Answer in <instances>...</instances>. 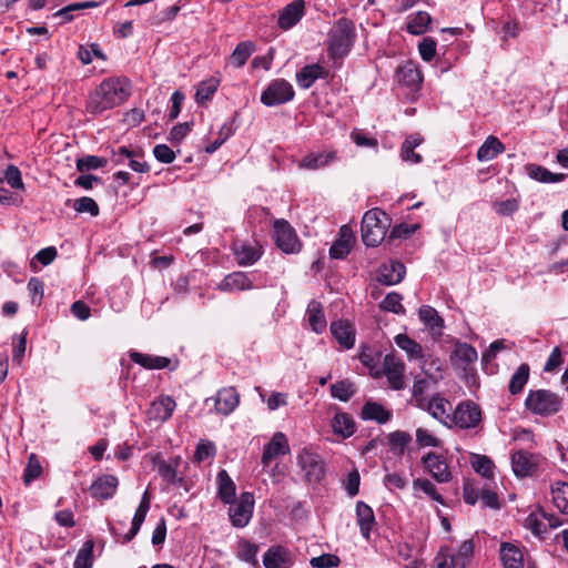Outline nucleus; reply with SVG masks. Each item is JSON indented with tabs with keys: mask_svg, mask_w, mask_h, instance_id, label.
<instances>
[{
	"mask_svg": "<svg viewBox=\"0 0 568 568\" xmlns=\"http://www.w3.org/2000/svg\"><path fill=\"white\" fill-rule=\"evenodd\" d=\"M130 94V82L125 78H108L90 93L87 110L92 114H101L122 104Z\"/></svg>",
	"mask_w": 568,
	"mask_h": 568,
	"instance_id": "obj_1",
	"label": "nucleus"
},
{
	"mask_svg": "<svg viewBox=\"0 0 568 568\" xmlns=\"http://www.w3.org/2000/svg\"><path fill=\"white\" fill-rule=\"evenodd\" d=\"M356 40L355 24L351 19L339 18L327 33V53L337 60L345 58Z\"/></svg>",
	"mask_w": 568,
	"mask_h": 568,
	"instance_id": "obj_2",
	"label": "nucleus"
},
{
	"mask_svg": "<svg viewBox=\"0 0 568 568\" xmlns=\"http://www.w3.org/2000/svg\"><path fill=\"white\" fill-rule=\"evenodd\" d=\"M390 225L388 215L378 207L367 211L362 220V240L366 246L376 247L385 239Z\"/></svg>",
	"mask_w": 568,
	"mask_h": 568,
	"instance_id": "obj_3",
	"label": "nucleus"
},
{
	"mask_svg": "<svg viewBox=\"0 0 568 568\" xmlns=\"http://www.w3.org/2000/svg\"><path fill=\"white\" fill-rule=\"evenodd\" d=\"M525 406L535 415L550 416L560 410L562 399L559 395L548 389L530 390L525 400Z\"/></svg>",
	"mask_w": 568,
	"mask_h": 568,
	"instance_id": "obj_4",
	"label": "nucleus"
},
{
	"mask_svg": "<svg viewBox=\"0 0 568 568\" xmlns=\"http://www.w3.org/2000/svg\"><path fill=\"white\" fill-rule=\"evenodd\" d=\"M481 409L473 400L467 399L460 402L453 410L448 428L458 427L460 429H471L479 426L481 423Z\"/></svg>",
	"mask_w": 568,
	"mask_h": 568,
	"instance_id": "obj_5",
	"label": "nucleus"
},
{
	"mask_svg": "<svg viewBox=\"0 0 568 568\" xmlns=\"http://www.w3.org/2000/svg\"><path fill=\"white\" fill-rule=\"evenodd\" d=\"M274 240L276 246L286 254H296L302 248L295 230L285 220L274 221Z\"/></svg>",
	"mask_w": 568,
	"mask_h": 568,
	"instance_id": "obj_6",
	"label": "nucleus"
},
{
	"mask_svg": "<svg viewBox=\"0 0 568 568\" xmlns=\"http://www.w3.org/2000/svg\"><path fill=\"white\" fill-rule=\"evenodd\" d=\"M294 94V89L288 81L275 79L262 92L261 102L266 106H274L293 100Z\"/></svg>",
	"mask_w": 568,
	"mask_h": 568,
	"instance_id": "obj_7",
	"label": "nucleus"
},
{
	"mask_svg": "<svg viewBox=\"0 0 568 568\" xmlns=\"http://www.w3.org/2000/svg\"><path fill=\"white\" fill-rule=\"evenodd\" d=\"M297 464L305 473L307 481L318 483L324 477V463L321 456L313 449L303 448L297 455Z\"/></svg>",
	"mask_w": 568,
	"mask_h": 568,
	"instance_id": "obj_8",
	"label": "nucleus"
},
{
	"mask_svg": "<svg viewBox=\"0 0 568 568\" xmlns=\"http://www.w3.org/2000/svg\"><path fill=\"white\" fill-rule=\"evenodd\" d=\"M229 517L234 527H245L253 515L254 495L250 491H244L240 495L237 501L230 504Z\"/></svg>",
	"mask_w": 568,
	"mask_h": 568,
	"instance_id": "obj_9",
	"label": "nucleus"
},
{
	"mask_svg": "<svg viewBox=\"0 0 568 568\" xmlns=\"http://www.w3.org/2000/svg\"><path fill=\"white\" fill-rule=\"evenodd\" d=\"M420 462L437 483H448L452 479L447 460L442 455L429 452L422 457Z\"/></svg>",
	"mask_w": 568,
	"mask_h": 568,
	"instance_id": "obj_10",
	"label": "nucleus"
},
{
	"mask_svg": "<svg viewBox=\"0 0 568 568\" xmlns=\"http://www.w3.org/2000/svg\"><path fill=\"white\" fill-rule=\"evenodd\" d=\"M422 409L428 412L435 419L439 420L443 425L447 426L452 425L449 423L452 413L450 403L443 397L440 394H435L432 398L423 402L420 404Z\"/></svg>",
	"mask_w": 568,
	"mask_h": 568,
	"instance_id": "obj_11",
	"label": "nucleus"
},
{
	"mask_svg": "<svg viewBox=\"0 0 568 568\" xmlns=\"http://www.w3.org/2000/svg\"><path fill=\"white\" fill-rule=\"evenodd\" d=\"M305 14V1L294 0L285 6L278 13L277 26L286 31L300 22Z\"/></svg>",
	"mask_w": 568,
	"mask_h": 568,
	"instance_id": "obj_12",
	"label": "nucleus"
},
{
	"mask_svg": "<svg viewBox=\"0 0 568 568\" xmlns=\"http://www.w3.org/2000/svg\"><path fill=\"white\" fill-rule=\"evenodd\" d=\"M288 453L290 446L285 434L282 432L275 433L271 440L264 446L261 459L263 467H267L274 458Z\"/></svg>",
	"mask_w": 568,
	"mask_h": 568,
	"instance_id": "obj_13",
	"label": "nucleus"
},
{
	"mask_svg": "<svg viewBox=\"0 0 568 568\" xmlns=\"http://www.w3.org/2000/svg\"><path fill=\"white\" fill-rule=\"evenodd\" d=\"M405 364L393 354H387L384 358V373L392 388L399 390L405 386L404 382Z\"/></svg>",
	"mask_w": 568,
	"mask_h": 568,
	"instance_id": "obj_14",
	"label": "nucleus"
},
{
	"mask_svg": "<svg viewBox=\"0 0 568 568\" xmlns=\"http://www.w3.org/2000/svg\"><path fill=\"white\" fill-rule=\"evenodd\" d=\"M405 274L406 267L402 262L390 261L379 266L376 278L383 285H395L403 281Z\"/></svg>",
	"mask_w": 568,
	"mask_h": 568,
	"instance_id": "obj_15",
	"label": "nucleus"
},
{
	"mask_svg": "<svg viewBox=\"0 0 568 568\" xmlns=\"http://www.w3.org/2000/svg\"><path fill=\"white\" fill-rule=\"evenodd\" d=\"M233 251L236 262L241 266L252 265L262 256V246L257 243L236 242Z\"/></svg>",
	"mask_w": 568,
	"mask_h": 568,
	"instance_id": "obj_16",
	"label": "nucleus"
},
{
	"mask_svg": "<svg viewBox=\"0 0 568 568\" xmlns=\"http://www.w3.org/2000/svg\"><path fill=\"white\" fill-rule=\"evenodd\" d=\"M175 407L176 403L172 397L161 396L152 402L148 410V416L151 420L164 423L172 416Z\"/></svg>",
	"mask_w": 568,
	"mask_h": 568,
	"instance_id": "obj_17",
	"label": "nucleus"
},
{
	"mask_svg": "<svg viewBox=\"0 0 568 568\" xmlns=\"http://www.w3.org/2000/svg\"><path fill=\"white\" fill-rule=\"evenodd\" d=\"M118 485L119 481L115 476L103 475L92 483L90 494L97 499H109L115 494Z\"/></svg>",
	"mask_w": 568,
	"mask_h": 568,
	"instance_id": "obj_18",
	"label": "nucleus"
},
{
	"mask_svg": "<svg viewBox=\"0 0 568 568\" xmlns=\"http://www.w3.org/2000/svg\"><path fill=\"white\" fill-rule=\"evenodd\" d=\"M240 403V395L234 387H224L215 396V412L221 415L231 414Z\"/></svg>",
	"mask_w": 568,
	"mask_h": 568,
	"instance_id": "obj_19",
	"label": "nucleus"
},
{
	"mask_svg": "<svg viewBox=\"0 0 568 568\" xmlns=\"http://www.w3.org/2000/svg\"><path fill=\"white\" fill-rule=\"evenodd\" d=\"M329 72L323 65L313 63L303 67L296 73V82L302 89H310L318 79H326Z\"/></svg>",
	"mask_w": 568,
	"mask_h": 568,
	"instance_id": "obj_20",
	"label": "nucleus"
},
{
	"mask_svg": "<svg viewBox=\"0 0 568 568\" xmlns=\"http://www.w3.org/2000/svg\"><path fill=\"white\" fill-rule=\"evenodd\" d=\"M354 234L352 230L343 225L339 230L338 237L334 241L329 248V256L332 258H344L348 255L354 243Z\"/></svg>",
	"mask_w": 568,
	"mask_h": 568,
	"instance_id": "obj_21",
	"label": "nucleus"
},
{
	"mask_svg": "<svg viewBox=\"0 0 568 568\" xmlns=\"http://www.w3.org/2000/svg\"><path fill=\"white\" fill-rule=\"evenodd\" d=\"M336 160L337 155L333 150L312 152L301 160L298 168L306 170H318L329 165Z\"/></svg>",
	"mask_w": 568,
	"mask_h": 568,
	"instance_id": "obj_22",
	"label": "nucleus"
},
{
	"mask_svg": "<svg viewBox=\"0 0 568 568\" xmlns=\"http://www.w3.org/2000/svg\"><path fill=\"white\" fill-rule=\"evenodd\" d=\"M511 467L516 476L526 477L536 470V463L532 454L518 450L511 455Z\"/></svg>",
	"mask_w": 568,
	"mask_h": 568,
	"instance_id": "obj_23",
	"label": "nucleus"
},
{
	"mask_svg": "<svg viewBox=\"0 0 568 568\" xmlns=\"http://www.w3.org/2000/svg\"><path fill=\"white\" fill-rule=\"evenodd\" d=\"M217 498L223 504H233L236 496V486L225 469H221L216 476Z\"/></svg>",
	"mask_w": 568,
	"mask_h": 568,
	"instance_id": "obj_24",
	"label": "nucleus"
},
{
	"mask_svg": "<svg viewBox=\"0 0 568 568\" xmlns=\"http://www.w3.org/2000/svg\"><path fill=\"white\" fill-rule=\"evenodd\" d=\"M331 333L342 347L349 349L354 346L355 332L348 322H333L331 324Z\"/></svg>",
	"mask_w": 568,
	"mask_h": 568,
	"instance_id": "obj_25",
	"label": "nucleus"
},
{
	"mask_svg": "<svg viewBox=\"0 0 568 568\" xmlns=\"http://www.w3.org/2000/svg\"><path fill=\"white\" fill-rule=\"evenodd\" d=\"M332 430L341 438H348L356 432V423L354 418L344 412L335 414L331 422Z\"/></svg>",
	"mask_w": 568,
	"mask_h": 568,
	"instance_id": "obj_26",
	"label": "nucleus"
},
{
	"mask_svg": "<svg viewBox=\"0 0 568 568\" xmlns=\"http://www.w3.org/2000/svg\"><path fill=\"white\" fill-rule=\"evenodd\" d=\"M499 552L504 568H524V555L518 546L503 542Z\"/></svg>",
	"mask_w": 568,
	"mask_h": 568,
	"instance_id": "obj_27",
	"label": "nucleus"
},
{
	"mask_svg": "<svg viewBox=\"0 0 568 568\" xmlns=\"http://www.w3.org/2000/svg\"><path fill=\"white\" fill-rule=\"evenodd\" d=\"M149 509H150V496H149V493L145 491L143 494L140 505L133 516L131 528L123 537L124 542L131 541L136 536L142 524L145 520Z\"/></svg>",
	"mask_w": 568,
	"mask_h": 568,
	"instance_id": "obj_28",
	"label": "nucleus"
},
{
	"mask_svg": "<svg viewBox=\"0 0 568 568\" xmlns=\"http://www.w3.org/2000/svg\"><path fill=\"white\" fill-rule=\"evenodd\" d=\"M265 568H290V552L280 546L271 547L263 556Z\"/></svg>",
	"mask_w": 568,
	"mask_h": 568,
	"instance_id": "obj_29",
	"label": "nucleus"
},
{
	"mask_svg": "<svg viewBox=\"0 0 568 568\" xmlns=\"http://www.w3.org/2000/svg\"><path fill=\"white\" fill-rule=\"evenodd\" d=\"M356 519L362 536L365 539L369 538V534L375 526V516L373 509L364 501H357L356 504Z\"/></svg>",
	"mask_w": 568,
	"mask_h": 568,
	"instance_id": "obj_30",
	"label": "nucleus"
},
{
	"mask_svg": "<svg viewBox=\"0 0 568 568\" xmlns=\"http://www.w3.org/2000/svg\"><path fill=\"white\" fill-rule=\"evenodd\" d=\"M219 287L225 292L246 291L253 288V283L244 272H233L223 278Z\"/></svg>",
	"mask_w": 568,
	"mask_h": 568,
	"instance_id": "obj_31",
	"label": "nucleus"
},
{
	"mask_svg": "<svg viewBox=\"0 0 568 568\" xmlns=\"http://www.w3.org/2000/svg\"><path fill=\"white\" fill-rule=\"evenodd\" d=\"M420 321L427 326L434 336H440L444 326L443 318L438 315V312L428 305H424L418 312Z\"/></svg>",
	"mask_w": 568,
	"mask_h": 568,
	"instance_id": "obj_32",
	"label": "nucleus"
},
{
	"mask_svg": "<svg viewBox=\"0 0 568 568\" xmlns=\"http://www.w3.org/2000/svg\"><path fill=\"white\" fill-rule=\"evenodd\" d=\"M361 417L364 420H375L378 424H385L390 419L392 414L376 402H366L362 408Z\"/></svg>",
	"mask_w": 568,
	"mask_h": 568,
	"instance_id": "obj_33",
	"label": "nucleus"
},
{
	"mask_svg": "<svg viewBox=\"0 0 568 568\" xmlns=\"http://www.w3.org/2000/svg\"><path fill=\"white\" fill-rule=\"evenodd\" d=\"M130 358L133 363L141 365L146 369H162L169 366L170 359L163 356H153L149 354L130 352Z\"/></svg>",
	"mask_w": 568,
	"mask_h": 568,
	"instance_id": "obj_34",
	"label": "nucleus"
},
{
	"mask_svg": "<svg viewBox=\"0 0 568 568\" xmlns=\"http://www.w3.org/2000/svg\"><path fill=\"white\" fill-rule=\"evenodd\" d=\"M397 77L399 82L410 88H417L422 83V74L417 65L407 61L397 69Z\"/></svg>",
	"mask_w": 568,
	"mask_h": 568,
	"instance_id": "obj_35",
	"label": "nucleus"
},
{
	"mask_svg": "<svg viewBox=\"0 0 568 568\" xmlns=\"http://www.w3.org/2000/svg\"><path fill=\"white\" fill-rule=\"evenodd\" d=\"M505 151V145L494 135H489L477 151V159L480 162L494 160Z\"/></svg>",
	"mask_w": 568,
	"mask_h": 568,
	"instance_id": "obj_36",
	"label": "nucleus"
},
{
	"mask_svg": "<svg viewBox=\"0 0 568 568\" xmlns=\"http://www.w3.org/2000/svg\"><path fill=\"white\" fill-rule=\"evenodd\" d=\"M526 172L532 180L541 183H558L565 180L566 174L552 173L548 169L538 164L526 165Z\"/></svg>",
	"mask_w": 568,
	"mask_h": 568,
	"instance_id": "obj_37",
	"label": "nucleus"
},
{
	"mask_svg": "<svg viewBox=\"0 0 568 568\" xmlns=\"http://www.w3.org/2000/svg\"><path fill=\"white\" fill-rule=\"evenodd\" d=\"M180 463V457H175L170 462L160 460L158 463V473L164 481L172 485L182 484L183 478L178 476V467Z\"/></svg>",
	"mask_w": 568,
	"mask_h": 568,
	"instance_id": "obj_38",
	"label": "nucleus"
},
{
	"mask_svg": "<svg viewBox=\"0 0 568 568\" xmlns=\"http://www.w3.org/2000/svg\"><path fill=\"white\" fill-rule=\"evenodd\" d=\"M423 142V138L419 134H412L402 144L400 149V158L403 161L409 162L412 164H417L422 162L420 154L416 153L414 150Z\"/></svg>",
	"mask_w": 568,
	"mask_h": 568,
	"instance_id": "obj_39",
	"label": "nucleus"
},
{
	"mask_svg": "<svg viewBox=\"0 0 568 568\" xmlns=\"http://www.w3.org/2000/svg\"><path fill=\"white\" fill-rule=\"evenodd\" d=\"M396 345L403 349L409 359H423V347L407 334H397L395 336Z\"/></svg>",
	"mask_w": 568,
	"mask_h": 568,
	"instance_id": "obj_40",
	"label": "nucleus"
},
{
	"mask_svg": "<svg viewBox=\"0 0 568 568\" xmlns=\"http://www.w3.org/2000/svg\"><path fill=\"white\" fill-rule=\"evenodd\" d=\"M308 323L315 333H322L326 327L323 306L317 301H311L307 306Z\"/></svg>",
	"mask_w": 568,
	"mask_h": 568,
	"instance_id": "obj_41",
	"label": "nucleus"
},
{
	"mask_svg": "<svg viewBox=\"0 0 568 568\" xmlns=\"http://www.w3.org/2000/svg\"><path fill=\"white\" fill-rule=\"evenodd\" d=\"M554 506L565 515H568V483L557 481L551 486Z\"/></svg>",
	"mask_w": 568,
	"mask_h": 568,
	"instance_id": "obj_42",
	"label": "nucleus"
},
{
	"mask_svg": "<svg viewBox=\"0 0 568 568\" xmlns=\"http://www.w3.org/2000/svg\"><path fill=\"white\" fill-rule=\"evenodd\" d=\"M258 546L256 544L251 542L247 539H241L237 546L236 556L240 560L245 561L253 567H258L257 552Z\"/></svg>",
	"mask_w": 568,
	"mask_h": 568,
	"instance_id": "obj_43",
	"label": "nucleus"
},
{
	"mask_svg": "<svg viewBox=\"0 0 568 568\" xmlns=\"http://www.w3.org/2000/svg\"><path fill=\"white\" fill-rule=\"evenodd\" d=\"M478 358L477 351L474 346L456 342L455 349L452 353V359H457L466 365L475 363Z\"/></svg>",
	"mask_w": 568,
	"mask_h": 568,
	"instance_id": "obj_44",
	"label": "nucleus"
},
{
	"mask_svg": "<svg viewBox=\"0 0 568 568\" xmlns=\"http://www.w3.org/2000/svg\"><path fill=\"white\" fill-rule=\"evenodd\" d=\"M253 51L254 44L251 41H243L233 50L230 57V62L234 67L241 68L246 63Z\"/></svg>",
	"mask_w": 568,
	"mask_h": 568,
	"instance_id": "obj_45",
	"label": "nucleus"
},
{
	"mask_svg": "<svg viewBox=\"0 0 568 568\" xmlns=\"http://www.w3.org/2000/svg\"><path fill=\"white\" fill-rule=\"evenodd\" d=\"M529 365L524 363L514 373L509 382V392L513 395L519 394L524 389L529 378Z\"/></svg>",
	"mask_w": 568,
	"mask_h": 568,
	"instance_id": "obj_46",
	"label": "nucleus"
},
{
	"mask_svg": "<svg viewBox=\"0 0 568 568\" xmlns=\"http://www.w3.org/2000/svg\"><path fill=\"white\" fill-rule=\"evenodd\" d=\"M432 21L430 16L425 11H418L407 22V31L412 34H423Z\"/></svg>",
	"mask_w": 568,
	"mask_h": 568,
	"instance_id": "obj_47",
	"label": "nucleus"
},
{
	"mask_svg": "<svg viewBox=\"0 0 568 568\" xmlns=\"http://www.w3.org/2000/svg\"><path fill=\"white\" fill-rule=\"evenodd\" d=\"M390 450L395 455H403L407 445L412 442V436L403 430H395L387 436Z\"/></svg>",
	"mask_w": 568,
	"mask_h": 568,
	"instance_id": "obj_48",
	"label": "nucleus"
},
{
	"mask_svg": "<svg viewBox=\"0 0 568 568\" xmlns=\"http://www.w3.org/2000/svg\"><path fill=\"white\" fill-rule=\"evenodd\" d=\"M354 384L348 379L338 381L331 385V394L341 402H348L355 394Z\"/></svg>",
	"mask_w": 568,
	"mask_h": 568,
	"instance_id": "obj_49",
	"label": "nucleus"
},
{
	"mask_svg": "<svg viewBox=\"0 0 568 568\" xmlns=\"http://www.w3.org/2000/svg\"><path fill=\"white\" fill-rule=\"evenodd\" d=\"M471 466L476 473L489 479L494 477L495 465L493 460L485 455H474Z\"/></svg>",
	"mask_w": 568,
	"mask_h": 568,
	"instance_id": "obj_50",
	"label": "nucleus"
},
{
	"mask_svg": "<svg viewBox=\"0 0 568 568\" xmlns=\"http://www.w3.org/2000/svg\"><path fill=\"white\" fill-rule=\"evenodd\" d=\"M94 542L87 540L78 551L74 560V568H91L93 564Z\"/></svg>",
	"mask_w": 568,
	"mask_h": 568,
	"instance_id": "obj_51",
	"label": "nucleus"
},
{
	"mask_svg": "<svg viewBox=\"0 0 568 568\" xmlns=\"http://www.w3.org/2000/svg\"><path fill=\"white\" fill-rule=\"evenodd\" d=\"M420 368L426 375L425 378L429 379L433 385H436L437 382L443 378L440 364L437 358L424 359L422 362Z\"/></svg>",
	"mask_w": 568,
	"mask_h": 568,
	"instance_id": "obj_52",
	"label": "nucleus"
},
{
	"mask_svg": "<svg viewBox=\"0 0 568 568\" xmlns=\"http://www.w3.org/2000/svg\"><path fill=\"white\" fill-rule=\"evenodd\" d=\"M219 88V80L210 79L206 81H202L196 90L195 100L197 103H203L209 101Z\"/></svg>",
	"mask_w": 568,
	"mask_h": 568,
	"instance_id": "obj_53",
	"label": "nucleus"
},
{
	"mask_svg": "<svg viewBox=\"0 0 568 568\" xmlns=\"http://www.w3.org/2000/svg\"><path fill=\"white\" fill-rule=\"evenodd\" d=\"M413 489H419L425 493L430 499L444 504V498L440 494H438L435 485L426 478H417L413 481Z\"/></svg>",
	"mask_w": 568,
	"mask_h": 568,
	"instance_id": "obj_54",
	"label": "nucleus"
},
{
	"mask_svg": "<svg viewBox=\"0 0 568 568\" xmlns=\"http://www.w3.org/2000/svg\"><path fill=\"white\" fill-rule=\"evenodd\" d=\"M402 295L392 292L388 293L381 303V308L395 314H405V308L402 305Z\"/></svg>",
	"mask_w": 568,
	"mask_h": 568,
	"instance_id": "obj_55",
	"label": "nucleus"
},
{
	"mask_svg": "<svg viewBox=\"0 0 568 568\" xmlns=\"http://www.w3.org/2000/svg\"><path fill=\"white\" fill-rule=\"evenodd\" d=\"M42 471V467L36 454H31L28 458V464L23 473V481L29 485L37 479Z\"/></svg>",
	"mask_w": 568,
	"mask_h": 568,
	"instance_id": "obj_56",
	"label": "nucleus"
},
{
	"mask_svg": "<svg viewBox=\"0 0 568 568\" xmlns=\"http://www.w3.org/2000/svg\"><path fill=\"white\" fill-rule=\"evenodd\" d=\"M384 486L389 490L405 489L408 484V479L400 473H387L383 479Z\"/></svg>",
	"mask_w": 568,
	"mask_h": 568,
	"instance_id": "obj_57",
	"label": "nucleus"
},
{
	"mask_svg": "<svg viewBox=\"0 0 568 568\" xmlns=\"http://www.w3.org/2000/svg\"><path fill=\"white\" fill-rule=\"evenodd\" d=\"M106 160L95 155H87L77 160V170L80 172L103 168Z\"/></svg>",
	"mask_w": 568,
	"mask_h": 568,
	"instance_id": "obj_58",
	"label": "nucleus"
},
{
	"mask_svg": "<svg viewBox=\"0 0 568 568\" xmlns=\"http://www.w3.org/2000/svg\"><path fill=\"white\" fill-rule=\"evenodd\" d=\"M73 209L78 213H89L91 216L99 215V205L97 202L88 196L80 197L74 201Z\"/></svg>",
	"mask_w": 568,
	"mask_h": 568,
	"instance_id": "obj_59",
	"label": "nucleus"
},
{
	"mask_svg": "<svg viewBox=\"0 0 568 568\" xmlns=\"http://www.w3.org/2000/svg\"><path fill=\"white\" fill-rule=\"evenodd\" d=\"M430 386L434 385L427 378H419L415 381L412 393L417 407H420V404L427 400V398L425 397V393Z\"/></svg>",
	"mask_w": 568,
	"mask_h": 568,
	"instance_id": "obj_60",
	"label": "nucleus"
},
{
	"mask_svg": "<svg viewBox=\"0 0 568 568\" xmlns=\"http://www.w3.org/2000/svg\"><path fill=\"white\" fill-rule=\"evenodd\" d=\"M474 554V542L471 539H467L462 542L458 548V552L453 556L458 566L463 568L467 565L468 560L471 558Z\"/></svg>",
	"mask_w": 568,
	"mask_h": 568,
	"instance_id": "obj_61",
	"label": "nucleus"
},
{
	"mask_svg": "<svg viewBox=\"0 0 568 568\" xmlns=\"http://www.w3.org/2000/svg\"><path fill=\"white\" fill-rule=\"evenodd\" d=\"M215 445L210 440H200L194 453V459L197 463L204 462L207 458H213L215 455Z\"/></svg>",
	"mask_w": 568,
	"mask_h": 568,
	"instance_id": "obj_62",
	"label": "nucleus"
},
{
	"mask_svg": "<svg viewBox=\"0 0 568 568\" xmlns=\"http://www.w3.org/2000/svg\"><path fill=\"white\" fill-rule=\"evenodd\" d=\"M341 560L338 556L333 554H323L317 557H313L310 561L314 568H334L339 565Z\"/></svg>",
	"mask_w": 568,
	"mask_h": 568,
	"instance_id": "obj_63",
	"label": "nucleus"
},
{
	"mask_svg": "<svg viewBox=\"0 0 568 568\" xmlns=\"http://www.w3.org/2000/svg\"><path fill=\"white\" fill-rule=\"evenodd\" d=\"M416 442L422 447H438L440 439L434 436L429 430L423 427L416 429Z\"/></svg>",
	"mask_w": 568,
	"mask_h": 568,
	"instance_id": "obj_64",
	"label": "nucleus"
}]
</instances>
